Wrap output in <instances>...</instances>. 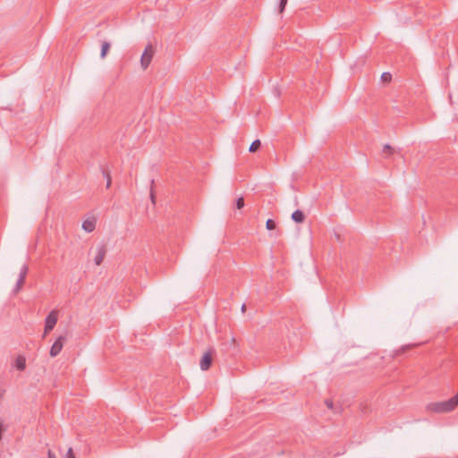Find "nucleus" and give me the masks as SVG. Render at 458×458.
Listing matches in <instances>:
<instances>
[{
    "label": "nucleus",
    "instance_id": "f257e3e1",
    "mask_svg": "<svg viewBox=\"0 0 458 458\" xmlns=\"http://www.w3.org/2000/svg\"><path fill=\"white\" fill-rule=\"evenodd\" d=\"M458 405V393L452 398L443 402L429 403L426 406L428 412L446 413L454 411Z\"/></svg>",
    "mask_w": 458,
    "mask_h": 458
},
{
    "label": "nucleus",
    "instance_id": "f03ea898",
    "mask_svg": "<svg viewBox=\"0 0 458 458\" xmlns=\"http://www.w3.org/2000/svg\"><path fill=\"white\" fill-rule=\"evenodd\" d=\"M58 320V311L56 310H53L47 316L45 319V328H44V335L46 336L50 331L54 329Z\"/></svg>",
    "mask_w": 458,
    "mask_h": 458
},
{
    "label": "nucleus",
    "instance_id": "7ed1b4c3",
    "mask_svg": "<svg viewBox=\"0 0 458 458\" xmlns=\"http://www.w3.org/2000/svg\"><path fill=\"white\" fill-rule=\"evenodd\" d=\"M154 52H155L154 47L151 44H148L145 47V50L140 58V65L143 70H146L148 67V65L150 64L153 55H154Z\"/></svg>",
    "mask_w": 458,
    "mask_h": 458
},
{
    "label": "nucleus",
    "instance_id": "20e7f679",
    "mask_svg": "<svg viewBox=\"0 0 458 458\" xmlns=\"http://www.w3.org/2000/svg\"><path fill=\"white\" fill-rule=\"evenodd\" d=\"M66 342V336L60 335L50 348L49 354L51 357H56L62 351L64 343Z\"/></svg>",
    "mask_w": 458,
    "mask_h": 458
},
{
    "label": "nucleus",
    "instance_id": "39448f33",
    "mask_svg": "<svg viewBox=\"0 0 458 458\" xmlns=\"http://www.w3.org/2000/svg\"><path fill=\"white\" fill-rule=\"evenodd\" d=\"M106 248L105 244H99L96 247V255L94 257V263L96 266H99L106 256Z\"/></svg>",
    "mask_w": 458,
    "mask_h": 458
},
{
    "label": "nucleus",
    "instance_id": "423d86ee",
    "mask_svg": "<svg viewBox=\"0 0 458 458\" xmlns=\"http://www.w3.org/2000/svg\"><path fill=\"white\" fill-rule=\"evenodd\" d=\"M214 350H209L207 352L204 353L202 359L200 360V369L202 370H208L212 363V357H213Z\"/></svg>",
    "mask_w": 458,
    "mask_h": 458
},
{
    "label": "nucleus",
    "instance_id": "0eeeda50",
    "mask_svg": "<svg viewBox=\"0 0 458 458\" xmlns=\"http://www.w3.org/2000/svg\"><path fill=\"white\" fill-rule=\"evenodd\" d=\"M97 219L95 216L87 217L82 223V229L87 233H91L96 228Z\"/></svg>",
    "mask_w": 458,
    "mask_h": 458
},
{
    "label": "nucleus",
    "instance_id": "6e6552de",
    "mask_svg": "<svg viewBox=\"0 0 458 458\" xmlns=\"http://www.w3.org/2000/svg\"><path fill=\"white\" fill-rule=\"evenodd\" d=\"M14 366L17 369L22 371L25 369L26 368V359L24 356L22 355H19L16 359H15V362H14Z\"/></svg>",
    "mask_w": 458,
    "mask_h": 458
},
{
    "label": "nucleus",
    "instance_id": "1a4fd4ad",
    "mask_svg": "<svg viewBox=\"0 0 458 458\" xmlns=\"http://www.w3.org/2000/svg\"><path fill=\"white\" fill-rule=\"evenodd\" d=\"M292 219L296 223H302L305 219V216L301 210L297 209L292 214Z\"/></svg>",
    "mask_w": 458,
    "mask_h": 458
},
{
    "label": "nucleus",
    "instance_id": "9d476101",
    "mask_svg": "<svg viewBox=\"0 0 458 458\" xmlns=\"http://www.w3.org/2000/svg\"><path fill=\"white\" fill-rule=\"evenodd\" d=\"M110 47H111V45L107 41H104L102 43L101 53H100V57L102 59H104L106 56V55H107V53H108V51L110 49Z\"/></svg>",
    "mask_w": 458,
    "mask_h": 458
},
{
    "label": "nucleus",
    "instance_id": "9b49d317",
    "mask_svg": "<svg viewBox=\"0 0 458 458\" xmlns=\"http://www.w3.org/2000/svg\"><path fill=\"white\" fill-rule=\"evenodd\" d=\"M101 169H102L103 176L106 179V188L108 189V188H110L111 183H112V178H111L110 172L105 168H101Z\"/></svg>",
    "mask_w": 458,
    "mask_h": 458
},
{
    "label": "nucleus",
    "instance_id": "f8f14e48",
    "mask_svg": "<svg viewBox=\"0 0 458 458\" xmlns=\"http://www.w3.org/2000/svg\"><path fill=\"white\" fill-rule=\"evenodd\" d=\"M25 282V279L19 276L17 283L13 290V293L16 294L22 287L23 284Z\"/></svg>",
    "mask_w": 458,
    "mask_h": 458
},
{
    "label": "nucleus",
    "instance_id": "ddd939ff",
    "mask_svg": "<svg viewBox=\"0 0 458 458\" xmlns=\"http://www.w3.org/2000/svg\"><path fill=\"white\" fill-rule=\"evenodd\" d=\"M261 143H260V140H255L250 146V148H249V151L250 152H255L257 151L259 147H260Z\"/></svg>",
    "mask_w": 458,
    "mask_h": 458
},
{
    "label": "nucleus",
    "instance_id": "4468645a",
    "mask_svg": "<svg viewBox=\"0 0 458 458\" xmlns=\"http://www.w3.org/2000/svg\"><path fill=\"white\" fill-rule=\"evenodd\" d=\"M392 80V74L390 72H383L381 75V81L385 83L390 82Z\"/></svg>",
    "mask_w": 458,
    "mask_h": 458
},
{
    "label": "nucleus",
    "instance_id": "2eb2a0df",
    "mask_svg": "<svg viewBox=\"0 0 458 458\" xmlns=\"http://www.w3.org/2000/svg\"><path fill=\"white\" fill-rule=\"evenodd\" d=\"M276 226V222L273 219H267L266 222V228L269 231L274 230Z\"/></svg>",
    "mask_w": 458,
    "mask_h": 458
},
{
    "label": "nucleus",
    "instance_id": "dca6fc26",
    "mask_svg": "<svg viewBox=\"0 0 458 458\" xmlns=\"http://www.w3.org/2000/svg\"><path fill=\"white\" fill-rule=\"evenodd\" d=\"M383 152L390 156L394 153V149L389 144H386L383 147Z\"/></svg>",
    "mask_w": 458,
    "mask_h": 458
},
{
    "label": "nucleus",
    "instance_id": "f3484780",
    "mask_svg": "<svg viewBox=\"0 0 458 458\" xmlns=\"http://www.w3.org/2000/svg\"><path fill=\"white\" fill-rule=\"evenodd\" d=\"M28 270H29V267L27 265H23L21 268V271H20V274H19V276L22 277V278H26V276L28 274Z\"/></svg>",
    "mask_w": 458,
    "mask_h": 458
},
{
    "label": "nucleus",
    "instance_id": "a211bd4d",
    "mask_svg": "<svg viewBox=\"0 0 458 458\" xmlns=\"http://www.w3.org/2000/svg\"><path fill=\"white\" fill-rule=\"evenodd\" d=\"M288 0H280L279 3V13H282L287 4Z\"/></svg>",
    "mask_w": 458,
    "mask_h": 458
},
{
    "label": "nucleus",
    "instance_id": "6ab92c4d",
    "mask_svg": "<svg viewBox=\"0 0 458 458\" xmlns=\"http://www.w3.org/2000/svg\"><path fill=\"white\" fill-rule=\"evenodd\" d=\"M243 206H244V199H243V198L242 197L238 198L237 200H236V208L238 209H241L242 208H243Z\"/></svg>",
    "mask_w": 458,
    "mask_h": 458
},
{
    "label": "nucleus",
    "instance_id": "aec40b11",
    "mask_svg": "<svg viewBox=\"0 0 458 458\" xmlns=\"http://www.w3.org/2000/svg\"><path fill=\"white\" fill-rule=\"evenodd\" d=\"M325 404L327 405V407L330 410H333L334 409V403L332 400L330 399H326L325 400Z\"/></svg>",
    "mask_w": 458,
    "mask_h": 458
},
{
    "label": "nucleus",
    "instance_id": "412c9836",
    "mask_svg": "<svg viewBox=\"0 0 458 458\" xmlns=\"http://www.w3.org/2000/svg\"><path fill=\"white\" fill-rule=\"evenodd\" d=\"M65 458H75V455L73 454V451H72V448H69L67 453H66V455H65Z\"/></svg>",
    "mask_w": 458,
    "mask_h": 458
},
{
    "label": "nucleus",
    "instance_id": "4be33fe9",
    "mask_svg": "<svg viewBox=\"0 0 458 458\" xmlns=\"http://www.w3.org/2000/svg\"><path fill=\"white\" fill-rule=\"evenodd\" d=\"M150 199H151V202L153 203V205H155L156 204V196H155V193L152 189L150 191Z\"/></svg>",
    "mask_w": 458,
    "mask_h": 458
},
{
    "label": "nucleus",
    "instance_id": "5701e85b",
    "mask_svg": "<svg viewBox=\"0 0 458 458\" xmlns=\"http://www.w3.org/2000/svg\"><path fill=\"white\" fill-rule=\"evenodd\" d=\"M47 455H48V458H57V457H56V455H55V454H54V453H53L52 451H50V450L48 451Z\"/></svg>",
    "mask_w": 458,
    "mask_h": 458
},
{
    "label": "nucleus",
    "instance_id": "b1692460",
    "mask_svg": "<svg viewBox=\"0 0 458 458\" xmlns=\"http://www.w3.org/2000/svg\"><path fill=\"white\" fill-rule=\"evenodd\" d=\"M245 310H246V305H245V304H242V312H244V311H245Z\"/></svg>",
    "mask_w": 458,
    "mask_h": 458
},
{
    "label": "nucleus",
    "instance_id": "393cba45",
    "mask_svg": "<svg viewBox=\"0 0 458 458\" xmlns=\"http://www.w3.org/2000/svg\"><path fill=\"white\" fill-rule=\"evenodd\" d=\"M410 346H403V350L406 349V348H409Z\"/></svg>",
    "mask_w": 458,
    "mask_h": 458
}]
</instances>
